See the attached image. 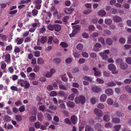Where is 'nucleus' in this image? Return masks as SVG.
Instances as JSON below:
<instances>
[{"mask_svg": "<svg viewBox=\"0 0 131 131\" xmlns=\"http://www.w3.org/2000/svg\"><path fill=\"white\" fill-rule=\"evenodd\" d=\"M105 93L108 96H111L113 94V91L111 89L108 88L106 90Z\"/></svg>", "mask_w": 131, "mask_h": 131, "instance_id": "9b49d317", "label": "nucleus"}, {"mask_svg": "<svg viewBox=\"0 0 131 131\" xmlns=\"http://www.w3.org/2000/svg\"><path fill=\"white\" fill-rule=\"evenodd\" d=\"M93 70L94 72V75L97 77H99L101 75L100 72L98 71V69L95 67L93 68Z\"/></svg>", "mask_w": 131, "mask_h": 131, "instance_id": "f8f14e48", "label": "nucleus"}, {"mask_svg": "<svg viewBox=\"0 0 131 131\" xmlns=\"http://www.w3.org/2000/svg\"><path fill=\"white\" fill-rule=\"evenodd\" d=\"M121 125H116L114 126V130L119 131L121 128Z\"/></svg>", "mask_w": 131, "mask_h": 131, "instance_id": "79ce46f5", "label": "nucleus"}, {"mask_svg": "<svg viewBox=\"0 0 131 131\" xmlns=\"http://www.w3.org/2000/svg\"><path fill=\"white\" fill-rule=\"evenodd\" d=\"M40 67L39 66H37L35 67L33 69V71L35 72H38L40 70Z\"/></svg>", "mask_w": 131, "mask_h": 131, "instance_id": "8fccbe9b", "label": "nucleus"}, {"mask_svg": "<svg viewBox=\"0 0 131 131\" xmlns=\"http://www.w3.org/2000/svg\"><path fill=\"white\" fill-rule=\"evenodd\" d=\"M51 10L53 12V14L54 16L56 15L58 13L57 9H56L54 7L51 8Z\"/></svg>", "mask_w": 131, "mask_h": 131, "instance_id": "473e14b6", "label": "nucleus"}, {"mask_svg": "<svg viewBox=\"0 0 131 131\" xmlns=\"http://www.w3.org/2000/svg\"><path fill=\"white\" fill-rule=\"evenodd\" d=\"M59 87L60 89L64 90H66L67 88L66 86L62 85L60 84L59 85Z\"/></svg>", "mask_w": 131, "mask_h": 131, "instance_id": "13d9d810", "label": "nucleus"}, {"mask_svg": "<svg viewBox=\"0 0 131 131\" xmlns=\"http://www.w3.org/2000/svg\"><path fill=\"white\" fill-rule=\"evenodd\" d=\"M85 131H94V130L89 125H86L85 129Z\"/></svg>", "mask_w": 131, "mask_h": 131, "instance_id": "f704fd0d", "label": "nucleus"}, {"mask_svg": "<svg viewBox=\"0 0 131 131\" xmlns=\"http://www.w3.org/2000/svg\"><path fill=\"white\" fill-rule=\"evenodd\" d=\"M74 94H72L69 95L68 98L70 100L73 101L74 99Z\"/></svg>", "mask_w": 131, "mask_h": 131, "instance_id": "603ef678", "label": "nucleus"}, {"mask_svg": "<svg viewBox=\"0 0 131 131\" xmlns=\"http://www.w3.org/2000/svg\"><path fill=\"white\" fill-rule=\"evenodd\" d=\"M35 74L34 73H31L29 74V79L30 80H34L35 79Z\"/></svg>", "mask_w": 131, "mask_h": 131, "instance_id": "ea45409f", "label": "nucleus"}, {"mask_svg": "<svg viewBox=\"0 0 131 131\" xmlns=\"http://www.w3.org/2000/svg\"><path fill=\"white\" fill-rule=\"evenodd\" d=\"M113 19L114 21L116 22H121L122 20V19L121 17L117 16H113Z\"/></svg>", "mask_w": 131, "mask_h": 131, "instance_id": "ddd939ff", "label": "nucleus"}, {"mask_svg": "<svg viewBox=\"0 0 131 131\" xmlns=\"http://www.w3.org/2000/svg\"><path fill=\"white\" fill-rule=\"evenodd\" d=\"M91 90L93 92L96 93H100L102 91V90L101 88L96 86L92 87L91 88Z\"/></svg>", "mask_w": 131, "mask_h": 131, "instance_id": "0eeeda50", "label": "nucleus"}, {"mask_svg": "<svg viewBox=\"0 0 131 131\" xmlns=\"http://www.w3.org/2000/svg\"><path fill=\"white\" fill-rule=\"evenodd\" d=\"M98 41L101 43L102 45H105V43L104 38L102 37H100L98 39Z\"/></svg>", "mask_w": 131, "mask_h": 131, "instance_id": "58836bf2", "label": "nucleus"}, {"mask_svg": "<svg viewBox=\"0 0 131 131\" xmlns=\"http://www.w3.org/2000/svg\"><path fill=\"white\" fill-rule=\"evenodd\" d=\"M72 27L73 29V30L72 33L70 35V36L71 37H74L80 29L79 25L73 26Z\"/></svg>", "mask_w": 131, "mask_h": 131, "instance_id": "f03ea898", "label": "nucleus"}, {"mask_svg": "<svg viewBox=\"0 0 131 131\" xmlns=\"http://www.w3.org/2000/svg\"><path fill=\"white\" fill-rule=\"evenodd\" d=\"M26 81L23 80H18L17 83L18 84H20L21 87H23L24 86Z\"/></svg>", "mask_w": 131, "mask_h": 131, "instance_id": "dca6fc26", "label": "nucleus"}, {"mask_svg": "<svg viewBox=\"0 0 131 131\" xmlns=\"http://www.w3.org/2000/svg\"><path fill=\"white\" fill-rule=\"evenodd\" d=\"M126 62L128 64H131V57H128L126 60Z\"/></svg>", "mask_w": 131, "mask_h": 131, "instance_id": "69168bd1", "label": "nucleus"}, {"mask_svg": "<svg viewBox=\"0 0 131 131\" xmlns=\"http://www.w3.org/2000/svg\"><path fill=\"white\" fill-rule=\"evenodd\" d=\"M12 46L11 45H10L6 47L5 50L6 51H10L12 49Z\"/></svg>", "mask_w": 131, "mask_h": 131, "instance_id": "bf43d9fd", "label": "nucleus"}, {"mask_svg": "<svg viewBox=\"0 0 131 131\" xmlns=\"http://www.w3.org/2000/svg\"><path fill=\"white\" fill-rule=\"evenodd\" d=\"M115 114L116 116L119 117H123L124 116V114L120 111H116Z\"/></svg>", "mask_w": 131, "mask_h": 131, "instance_id": "393cba45", "label": "nucleus"}, {"mask_svg": "<svg viewBox=\"0 0 131 131\" xmlns=\"http://www.w3.org/2000/svg\"><path fill=\"white\" fill-rule=\"evenodd\" d=\"M71 121L72 123L75 124L77 123L78 121L77 118L76 116H72L71 118Z\"/></svg>", "mask_w": 131, "mask_h": 131, "instance_id": "a211bd4d", "label": "nucleus"}, {"mask_svg": "<svg viewBox=\"0 0 131 131\" xmlns=\"http://www.w3.org/2000/svg\"><path fill=\"white\" fill-rule=\"evenodd\" d=\"M126 91L130 93H131V88L128 86H127L125 87Z\"/></svg>", "mask_w": 131, "mask_h": 131, "instance_id": "052dcab7", "label": "nucleus"}, {"mask_svg": "<svg viewBox=\"0 0 131 131\" xmlns=\"http://www.w3.org/2000/svg\"><path fill=\"white\" fill-rule=\"evenodd\" d=\"M71 91L73 93L75 94H77L78 95L79 92L78 90L74 88H72L71 89Z\"/></svg>", "mask_w": 131, "mask_h": 131, "instance_id": "a18cd8bd", "label": "nucleus"}, {"mask_svg": "<svg viewBox=\"0 0 131 131\" xmlns=\"http://www.w3.org/2000/svg\"><path fill=\"white\" fill-rule=\"evenodd\" d=\"M85 61V59L83 58H81L79 59L78 60V62L80 63L83 64L84 63Z\"/></svg>", "mask_w": 131, "mask_h": 131, "instance_id": "774afa93", "label": "nucleus"}, {"mask_svg": "<svg viewBox=\"0 0 131 131\" xmlns=\"http://www.w3.org/2000/svg\"><path fill=\"white\" fill-rule=\"evenodd\" d=\"M108 68L111 71L112 73L113 74L118 73V72L116 69V68L113 64H109L108 66Z\"/></svg>", "mask_w": 131, "mask_h": 131, "instance_id": "20e7f679", "label": "nucleus"}, {"mask_svg": "<svg viewBox=\"0 0 131 131\" xmlns=\"http://www.w3.org/2000/svg\"><path fill=\"white\" fill-rule=\"evenodd\" d=\"M112 122L114 123L118 124L120 123V120L119 118L115 117L112 118Z\"/></svg>", "mask_w": 131, "mask_h": 131, "instance_id": "6ab92c4d", "label": "nucleus"}, {"mask_svg": "<svg viewBox=\"0 0 131 131\" xmlns=\"http://www.w3.org/2000/svg\"><path fill=\"white\" fill-rule=\"evenodd\" d=\"M49 107L50 109L53 110H55L57 108V107L53 104H51L49 106Z\"/></svg>", "mask_w": 131, "mask_h": 131, "instance_id": "864d4df0", "label": "nucleus"}, {"mask_svg": "<svg viewBox=\"0 0 131 131\" xmlns=\"http://www.w3.org/2000/svg\"><path fill=\"white\" fill-rule=\"evenodd\" d=\"M73 11H74L73 9L71 7H66L64 10V13L67 15L71 14Z\"/></svg>", "mask_w": 131, "mask_h": 131, "instance_id": "1a4fd4ad", "label": "nucleus"}, {"mask_svg": "<svg viewBox=\"0 0 131 131\" xmlns=\"http://www.w3.org/2000/svg\"><path fill=\"white\" fill-rule=\"evenodd\" d=\"M35 8L37 9H39L41 7V0H36L35 2Z\"/></svg>", "mask_w": 131, "mask_h": 131, "instance_id": "6e6552de", "label": "nucleus"}, {"mask_svg": "<svg viewBox=\"0 0 131 131\" xmlns=\"http://www.w3.org/2000/svg\"><path fill=\"white\" fill-rule=\"evenodd\" d=\"M127 96L126 94H123L120 96L119 98V100H125L127 99Z\"/></svg>", "mask_w": 131, "mask_h": 131, "instance_id": "c756f323", "label": "nucleus"}, {"mask_svg": "<svg viewBox=\"0 0 131 131\" xmlns=\"http://www.w3.org/2000/svg\"><path fill=\"white\" fill-rule=\"evenodd\" d=\"M97 107L100 109H102L104 108L105 105L102 103H99L97 104Z\"/></svg>", "mask_w": 131, "mask_h": 131, "instance_id": "e433bc0d", "label": "nucleus"}, {"mask_svg": "<svg viewBox=\"0 0 131 131\" xmlns=\"http://www.w3.org/2000/svg\"><path fill=\"white\" fill-rule=\"evenodd\" d=\"M107 98V95L105 94H103L100 96V99L101 102H104L106 101Z\"/></svg>", "mask_w": 131, "mask_h": 131, "instance_id": "f3484780", "label": "nucleus"}, {"mask_svg": "<svg viewBox=\"0 0 131 131\" xmlns=\"http://www.w3.org/2000/svg\"><path fill=\"white\" fill-rule=\"evenodd\" d=\"M82 36L84 38L88 39L89 38L88 35L86 33H83L82 35Z\"/></svg>", "mask_w": 131, "mask_h": 131, "instance_id": "e2e57ef3", "label": "nucleus"}, {"mask_svg": "<svg viewBox=\"0 0 131 131\" xmlns=\"http://www.w3.org/2000/svg\"><path fill=\"white\" fill-rule=\"evenodd\" d=\"M102 46V45L99 43H95L93 47L94 50L95 51H99V48H101Z\"/></svg>", "mask_w": 131, "mask_h": 131, "instance_id": "9d476101", "label": "nucleus"}, {"mask_svg": "<svg viewBox=\"0 0 131 131\" xmlns=\"http://www.w3.org/2000/svg\"><path fill=\"white\" fill-rule=\"evenodd\" d=\"M96 81L98 83L100 84H103L104 82V81L103 80L98 78L96 79Z\"/></svg>", "mask_w": 131, "mask_h": 131, "instance_id": "37998d69", "label": "nucleus"}, {"mask_svg": "<svg viewBox=\"0 0 131 131\" xmlns=\"http://www.w3.org/2000/svg\"><path fill=\"white\" fill-rule=\"evenodd\" d=\"M54 29L55 31H58L61 29V27L60 25L56 24L54 25Z\"/></svg>", "mask_w": 131, "mask_h": 131, "instance_id": "2eb2a0df", "label": "nucleus"}, {"mask_svg": "<svg viewBox=\"0 0 131 131\" xmlns=\"http://www.w3.org/2000/svg\"><path fill=\"white\" fill-rule=\"evenodd\" d=\"M51 15L50 13L47 12L45 11H43L42 13L41 17L43 21L46 23H48L50 21L49 19Z\"/></svg>", "mask_w": 131, "mask_h": 131, "instance_id": "f257e3e1", "label": "nucleus"}, {"mask_svg": "<svg viewBox=\"0 0 131 131\" xmlns=\"http://www.w3.org/2000/svg\"><path fill=\"white\" fill-rule=\"evenodd\" d=\"M113 126L111 123L110 122H107L104 125L105 127L107 129L111 128Z\"/></svg>", "mask_w": 131, "mask_h": 131, "instance_id": "7c9ffc66", "label": "nucleus"}, {"mask_svg": "<svg viewBox=\"0 0 131 131\" xmlns=\"http://www.w3.org/2000/svg\"><path fill=\"white\" fill-rule=\"evenodd\" d=\"M72 59L71 58L69 57L65 60V62L67 63H70L72 62Z\"/></svg>", "mask_w": 131, "mask_h": 131, "instance_id": "09e8293b", "label": "nucleus"}, {"mask_svg": "<svg viewBox=\"0 0 131 131\" xmlns=\"http://www.w3.org/2000/svg\"><path fill=\"white\" fill-rule=\"evenodd\" d=\"M41 124L40 123L38 122H36L34 124V126L36 128H38L40 127Z\"/></svg>", "mask_w": 131, "mask_h": 131, "instance_id": "49530a36", "label": "nucleus"}, {"mask_svg": "<svg viewBox=\"0 0 131 131\" xmlns=\"http://www.w3.org/2000/svg\"><path fill=\"white\" fill-rule=\"evenodd\" d=\"M103 119L105 122H109L110 119V116L107 115H106L103 116Z\"/></svg>", "mask_w": 131, "mask_h": 131, "instance_id": "4be33fe9", "label": "nucleus"}, {"mask_svg": "<svg viewBox=\"0 0 131 131\" xmlns=\"http://www.w3.org/2000/svg\"><path fill=\"white\" fill-rule=\"evenodd\" d=\"M99 54L102 58L104 60H106L108 58V56L103 54V52H100Z\"/></svg>", "mask_w": 131, "mask_h": 131, "instance_id": "412c9836", "label": "nucleus"}, {"mask_svg": "<svg viewBox=\"0 0 131 131\" xmlns=\"http://www.w3.org/2000/svg\"><path fill=\"white\" fill-rule=\"evenodd\" d=\"M83 78L84 80H88L90 82H92L93 79V77L87 76H85L83 77Z\"/></svg>", "mask_w": 131, "mask_h": 131, "instance_id": "5701e85b", "label": "nucleus"}, {"mask_svg": "<svg viewBox=\"0 0 131 131\" xmlns=\"http://www.w3.org/2000/svg\"><path fill=\"white\" fill-rule=\"evenodd\" d=\"M86 101L85 97L82 96H79L76 97L75 99V102L77 104H79L81 103L82 104L84 103Z\"/></svg>", "mask_w": 131, "mask_h": 131, "instance_id": "7ed1b4c3", "label": "nucleus"}, {"mask_svg": "<svg viewBox=\"0 0 131 131\" xmlns=\"http://www.w3.org/2000/svg\"><path fill=\"white\" fill-rule=\"evenodd\" d=\"M98 15L100 16H104L106 14V12L105 11L103 10H101L98 13Z\"/></svg>", "mask_w": 131, "mask_h": 131, "instance_id": "bb28decb", "label": "nucleus"}, {"mask_svg": "<svg viewBox=\"0 0 131 131\" xmlns=\"http://www.w3.org/2000/svg\"><path fill=\"white\" fill-rule=\"evenodd\" d=\"M64 122L69 125H71V122L69 118H66L64 120Z\"/></svg>", "mask_w": 131, "mask_h": 131, "instance_id": "6e6d98bb", "label": "nucleus"}, {"mask_svg": "<svg viewBox=\"0 0 131 131\" xmlns=\"http://www.w3.org/2000/svg\"><path fill=\"white\" fill-rule=\"evenodd\" d=\"M106 85L109 87H112L115 86L116 84V83L113 82H108Z\"/></svg>", "mask_w": 131, "mask_h": 131, "instance_id": "a19ab883", "label": "nucleus"}, {"mask_svg": "<svg viewBox=\"0 0 131 131\" xmlns=\"http://www.w3.org/2000/svg\"><path fill=\"white\" fill-rule=\"evenodd\" d=\"M106 41L107 44L109 45H111L113 43V41L110 38H107Z\"/></svg>", "mask_w": 131, "mask_h": 131, "instance_id": "4c0bfd02", "label": "nucleus"}, {"mask_svg": "<svg viewBox=\"0 0 131 131\" xmlns=\"http://www.w3.org/2000/svg\"><path fill=\"white\" fill-rule=\"evenodd\" d=\"M5 61L7 63H9L10 61V56L9 54H7L5 56Z\"/></svg>", "mask_w": 131, "mask_h": 131, "instance_id": "4468645a", "label": "nucleus"}, {"mask_svg": "<svg viewBox=\"0 0 131 131\" xmlns=\"http://www.w3.org/2000/svg\"><path fill=\"white\" fill-rule=\"evenodd\" d=\"M104 32L105 34L109 35L111 34V32L110 31L107 29H105L104 31Z\"/></svg>", "mask_w": 131, "mask_h": 131, "instance_id": "5fc2aeb1", "label": "nucleus"}, {"mask_svg": "<svg viewBox=\"0 0 131 131\" xmlns=\"http://www.w3.org/2000/svg\"><path fill=\"white\" fill-rule=\"evenodd\" d=\"M37 62L38 64H43L44 63V61L43 60L42 58L40 57L38 58L37 59Z\"/></svg>", "mask_w": 131, "mask_h": 131, "instance_id": "72a5a7b5", "label": "nucleus"}, {"mask_svg": "<svg viewBox=\"0 0 131 131\" xmlns=\"http://www.w3.org/2000/svg\"><path fill=\"white\" fill-rule=\"evenodd\" d=\"M58 95L59 96L64 97L65 99H66V97L68 95L67 94H65L64 92L62 91H60L58 93Z\"/></svg>", "mask_w": 131, "mask_h": 131, "instance_id": "aec40b11", "label": "nucleus"}, {"mask_svg": "<svg viewBox=\"0 0 131 131\" xmlns=\"http://www.w3.org/2000/svg\"><path fill=\"white\" fill-rule=\"evenodd\" d=\"M47 40V38L46 36L43 37L41 39L39 38L37 40V45H39L40 43L43 44L45 43Z\"/></svg>", "mask_w": 131, "mask_h": 131, "instance_id": "423d86ee", "label": "nucleus"}, {"mask_svg": "<svg viewBox=\"0 0 131 131\" xmlns=\"http://www.w3.org/2000/svg\"><path fill=\"white\" fill-rule=\"evenodd\" d=\"M34 56L36 57H39L40 55V52L38 51H36L34 52Z\"/></svg>", "mask_w": 131, "mask_h": 131, "instance_id": "4d7b16f0", "label": "nucleus"}, {"mask_svg": "<svg viewBox=\"0 0 131 131\" xmlns=\"http://www.w3.org/2000/svg\"><path fill=\"white\" fill-rule=\"evenodd\" d=\"M112 22L111 19L109 18H106L105 19V23L107 25H110L111 24Z\"/></svg>", "mask_w": 131, "mask_h": 131, "instance_id": "2f4dec72", "label": "nucleus"}, {"mask_svg": "<svg viewBox=\"0 0 131 131\" xmlns=\"http://www.w3.org/2000/svg\"><path fill=\"white\" fill-rule=\"evenodd\" d=\"M67 105L69 107L73 108L74 106V103L71 101H69L67 103Z\"/></svg>", "mask_w": 131, "mask_h": 131, "instance_id": "c85d7f7f", "label": "nucleus"}, {"mask_svg": "<svg viewBox=\"0 0 131 131\" xmlns=\"http://www.w3.org/2000/svg\"><path fill=\"white\" fill-rule=\"evenodd\" d=\"M37 117L38 120L39 121L42 122L43 121V115L41 113H38Z\"/></svg>", "mask_w": 131, "mask_h": 131, "instance_id": "b1692460", "label": "nucleus"}, {"mask_svg": "<svg viewBox=\"0 0 131 131\" xmlns=\"http://www.w3.org/2000/svg\"><path fill=\"white\" fill-rule=\"evenodd\" d=\"M61 61V60L59 58H57L54 59V62L57 64L59 63Z\"/></svg>", "mask_w": 131, "mask_h": 131, "instance_id": "680f3d73", "label": "nucleus"}, {"mask_svg": "<svg viewBox=\"0 0 131 131\" xmlns=\"http://www.w3.org/2000/svg\"><path fill=\"white\" fill-rule=\"evenodd\" d=\"M106 102L108 105H111L113 104L114 102V101L111 99L108 98Z\"/></svg>", "mask_w": 131, "mask_h": 131, "instance_id": "c9c22d12", "label": "nucleus"}, {"mask_svg": "<svg viewBox=\"0 0 131 131\" xmlns=\"http://www.w3.org/2000/svg\"><path fill=\"white\" fill-rule=\"evenodd\" d=\"M36 117L35 116H32L29 118V120L31 122H34L36 119Z\"/></svg>", "mask_w": 131, "mask_h": 131, "instance_id": "de8ad7c7", "label": "nucleus"}, {"mask_svg": "<svg viewBox=\"0 0 131 131\" xmlns=\"http://www.w3.org/2000/svg\"><path fill=\"white\" fill-rule=\"evenodd\" d=\"M93 111L95 114L98 117H101L103 115V112L101 110L97 108H95Z\"/></svg>", "mask_w": 131, "mask_h": 131, "instance_id": "39448f33", "label": "nucleus"}, {"mask_svg": "<svg viewBox=\"0 0 131 131\" xmlns=\"http://www.w3.org/2000/svg\"><path fill=\"white\" fill-rule=\"evenodd\" d=\"M83 57H84L88 58L89 57V54L85 52H83L82 53Z\"/></svg>", "mask_w": 131, "mask_h": 131, "instance_id": "338daca9", "label": "nucleus"}, {"mask_svg": "<svg viewBox=\"0 0 131 131\" xmlns=\"http://www.w3.org/2000/svg\"><path fill=\"white\" fill-rule=\"evenodd\" d=\"M15 118L16 119L19 121H21L22 119V118L21 116L19 115L16 116Z\"/></svg>", "mask_w": 131, "mask_h": 131, "instance_id": "0e129e2a", "label": "nucleus"}, {"mask_svg": "<svg viewBox=\"0 0 131 131\" xmlns=\"http://www.w3.org/2000/svg\"><path fill=\"white\" fill-rule=\"evenodd\" d=\"M102 127L100 123H97L95 125L94 128L96 129H98L101 128Z\"/></svg>", "mask_w": 131, "mask_h": 131, "instance_id": "c03bdc74", "label": "nucleus"}, {"mask_svg": "<svg viewBox=\"0 0 131 131\" xmlns=\"http://www.w3.org/2000/svg\"><path fill=\"white\" fill-rule=\"evenodd\" d=\"M125 39L123 38H121L119 39V42L122 44H124L125 42Z\"/></svg>", "mask_w": 131, "mask_h": 131, "instance_id": "3c124183", "label": "nucleus"}, {"mask_svg": "<svg viewBox=\"0 0 131 131\" xmlns=\"http://www.w3.org/2000/svg\"><path fill=\"white\" fill-rule=\"evenodd\" d=\"M84 48V46L83 44L79 43L76 46V48L79 50L82 51Z\"/></svg>", "mask_w": 131, "mask_h": 131, "instance_id": "cd10ccee", "label": "nucleus"}, {"mask_svg": "<svg viewBox=\"0 0 131 131\" xmlns=\"http://www.w3.org/2000/svg\"><path fill=\"white\" fill-rule=\"evenodd\" d=\"M120 66L121 69H125L127 68L128 66L127 64L125 63H122L120 64Z\"/></svg>", "mask_w": 131, "mask_h": 131, "instance_id": "a878e982", "label": "nucleus"}]
</instances>
